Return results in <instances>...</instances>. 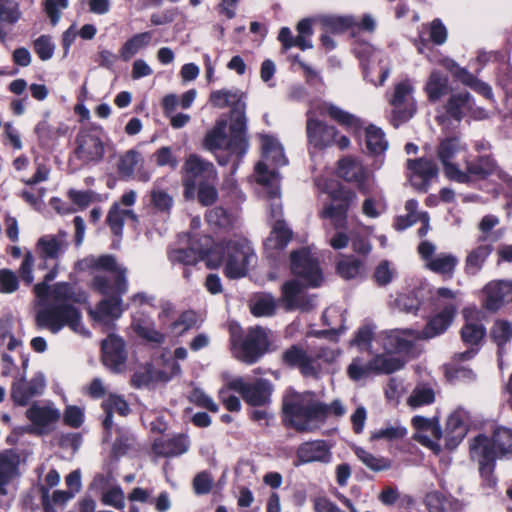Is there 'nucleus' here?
<instances>
[{"label": "nucleus", "mask_w": 512, "mask_h": 512, "mask_svg": "<svg viewBox=\"0 0 512 512\" xmlns=\"http://www.w3.org/2000/svg\"><path fill=\"white\" fill-rule=\"evenodd\" d=\"M292 232L286 227V224L277 219L273 225L269 237L265 241L266 250H282L291 240Z\"/></svg>", "instance_id": "c9c22d12"}, {"label": "nucleus", "mask_w": 512, "mask_h": 512, "mask_svg": "<svg viewBox=\"0 0 512 512\" xmlns=\"http://www.w3.org/2000/svg\"><path fill=\"white\" fill-rule=\"evenodd\" d=\"M307 134L311 144L323 148L334 143L338 131L334 126L327 125L315 119L307 121Z\"/></svg>", "instance_id": "c85d7f7f"}, {"label": "nucleus", "mask_w": 512, "mask_h": 512, "mask_svg": "<svg viewBox=\"0 0 512 512\" xmlns=\"http://www.w3.org/2000/svg\"><path fill=\"white\" fill-rule=\"evenodd\" d=\"M139 166H143V157L140 152L131 149L120 156L117 163V173L121 180L127 181L135 178V171L138 169V180L149 181L150 174L147 171H142Z\"/></svg>", "instance_id": "b1692460"}, {"label": "nucleus", "mask_w": 512, "mask_h": 512, "mask_svg": "<svg viewBox=\"0 0 512 512\" xmlns=\"http://www.w3.org/2000/svg\"><path fill=\"white\" fill-rule=\"evenodd\" d=\"M355 454L367 468L373 471H383L391 467V463L388 459L377 457L363 448H356Z\"/></svg>", "instance_id": "09e8293b"}, {"label": "nucleus", "mask_w": 512, "mask_h": 512, "mask_svg": "<svg viewBox=\"0 0 512 512\" xmlns=\"http://www.w3.org/2000/svg\"><path fill=\"white\" fill-rule=\"evenodd\" d=\"M405 359L401 356H395L387 352V354H380L372 359V368L374 374H390L400 370L404 364Z\"/></svg>", "instance_id": "e433bc0d"}, {"label": "nucleus", "mask_w": 512, "mask_h": 512, "mask_svg": "<svg viewBox=\"0 0 512 512\" xmlns=\"http://www.w3.org/2000/svg\"><path fill=\"white\" fill-rule=\"evenodd\" d=\"M45 388V379L41 373L35 374L29 381L22 376L11 386V398L15 405L26 406L30 400L41 395Z\"/></svg>", "instance_id": "412c9836"}, {"label": "nucleus", "mask_w": 512, "mask_h": 512, "mask_svg": "<svg viewBox=\"0 0 512 512\" xmlns=\"http://www.w3.org/2000/svg\"><path fill=\"white\" fill-rule=\"evenodd\" d=\"M491 252L490 245H480L471 250L465 260V271L471 275L478 273Z\"/></svg>", "instance_id": "79ce46f5"}, {"label": "nucleus", "mask_w": 512, "mask_h": 512, "mask_svg": "<svg viewBox=\"0 0 512 512\" xmlns=\"http://www.w3.org/2000/svg\"><path fill=\"white\" fill-rule=\"evenodd\" d=\"M465 150V146L460 142L457 137H447L440 141L437 156L444 167L445 175L459 183L469 182V176L456 166L452 160L454 156Z\"/></svg>", "instance_id": "dca6fc26"}, {"label": "nucleus", "mask_w": 512, "mask_h": 512, "mask_svg": "<svg viewBox=\"0 0 512 512\" xmlns=\"http://www.w3.org/2000/svg\"><path fill=\"white\" fill-rule=\"evenodd\" d=\"M66 232L59 231L56 235L47 234L40 237L35 245V252L39 259L38 269L49 268L48 261L58 262L68 247Z\"/></svg>", "instance_id": "4468645a"}, {"label": "nucleus", "mask_w": 512, "mask_h": 512, "mask_svg": "<svg viewBox=\"0 0 512 512\" xmlns=\"http://www.w3.org/2000/svg\"><path fill=\"white\" fill-rule=\"evenodd\" d=\"M91 287L106 298L99 301L94 310L89 314L94 321L104 322L106 319H119L124 308L122 307V296L128 290L127 279L122 272L115 276L114 283L111 285L106 276L96 275L93 277Z\"/></svg>", "instance_id": "423d86ee"}, {"label": "nucleus", "mask_w": 512, "mask_h": 512, "mask_svg": "<svg viewBox=\"0 0 512 512\" xmlns=\"http://www.w3.org/2000/svg\"><path fill=\"white\" fill-rule=\"evenodd\" d=\"M425 91L432 102L440 100L449 91L447 76L439 71H432L427 80Z\"/></svg>", "instance_id": "4c0bfd02"}, {"label": "nucleus", "mask_w": 512, "mask_h": 512, "mask_svg": "<svg viewBox=\"0 0 512 512\" xmlns=\"http://www.w3.org/2000/svg\"><path fill=\"white\" fill-rule=\"evenodd\" d=\"M85 263L89 269L116 273V276L119 275L120 272L125 275L126 272L124 268L118 266L115 256L111 254L86 258Z\"/></svg>", "instance_id": "37998d69"}, {"label": "nucleus", "mask_w": 512, "mask_h": 512, "mask_svg": "<svg viewBox=\"0 0 512 512\" xmlns=\"http://www.w3.org/2000/svg\"><path fill=\"white\" fill-rule=\"evenodd\" d=\"M281 292V302L287 311L309 312L316 307L315 295L307 294L303 285L297 279L285 282L282 285Z\"/></svg>", "instance_id": "f3484780"}, {"label": "nucleus", "mask_w": 512, "mask_h": 512, "mask_svg": "<svg viewBox=\"0 0 512 512\" xmlns=\"http://www.w3.org/2000/svg\"><path fill=\"white\" fill-rule=\"evenodd\" d=\"M484 292L486 294L484 307L490 311L495 312L505 303L512 302L511 281H492L485 286Z\"/></svg>", "instance_id": "393cba45"}, {"label": "nucleus", "mask_w": 512, "mask_h": 512, "mask_svg": "<svg viewBox=\"0 0 512 512\" xmlns=\"http://www.w3.org/2000/svg\"><path fill=\"white\" fill-rule=\"evenodd\" d=\"M102 133V128L98 126H91L80 129L76 135V146L69 161H72V158H75L81 164L100 162L103 159L105 153Z\"/></svg>", "instance_id": "6e6552de"}, {"label": "nucleus", "mask_w": 512, "mask_h": 512, "mask_svg": "<svg viewBox=\"0 0 512 512\" xmlns=\"http://www.w3.org/2000/svg\"><path fill=\"white\" fill-rule=\"evenodd\" d=\"M328 114L334 121L346 128L358 129L361 127L360 120L332 103H324L321 106L320 114Z\"/></svg>", "instance_id": "58836bf2"}, {"label": "nucleus", "mask_w": 512, "mask_h": 512, "mask_svg": "<svg viewBox=\"0 0 512 512\" xmlns=\"http://www.w3.org/2000/svg\"><path fill=\"white\" fill-rule=\"evenodd\" d=\"M182 173L185 200H194L197 196L202 206H210L216 202L217 172L213 163L202 159L197 154H190L184 162Z\"/></svg>", "instance_id": "f03ea898"}, {"label": "nucleus", "mask_w": 512, "mask_h": 512, "mask_svg": "<svg viewBox=\"0 0 512 512\" xmlns=\"http://www.w3.org/2000/svg\"><path fill=\"white\" fill-rule=\"evenodd\" d=\"M413 93L414 87L409 80H404L395 85L389 100L392 106L391 122L394 127L407 122L415 114L416 102Z\"/></svg>", "instance_id": "9b49d317"}, {"label": "nucleus", "mask_w": 512, "mask_h": 512, "mask_svg": "<svg viewBox=\"0 0 512 512\" xmlns=\"http://www.w3.org/2000/svg\"><path fill=\"white\" fill-rule=\"evenodd\" d=\"M428 512H448L449 500L440 492H429L424 499Z\"/></svg>", "instance_id": "69168bd1"}, {"label": "nucleus", "mask_w": 512, "mask_h": 512, "mask_svg": "<svg viewBox=\"0 0 512 512\" xmlns=\"http://www.w3.org/2000/svg\"><path fill=\"white\" fill-rule=\"evenodd\" d=\"M356 198L352 192L346 193L340 204H328L320 212V216L324 219H330L332 226L336 230H345L348 226V209L349 204Z\"/></svg>", "instance_id": "cd10ccee"}, {"label": "nucleus", "mask_w": 512, "mask_h": 512, "mask_svg": "<svg viewBox=\"0 0 512 512\" xmlns=\"http://www.w3.org/2000/svg\"><path fill=\"white\" fill-rule=\"evenodd\" d=\"M227 387L241 394L243 399L252 406H266L271 401L273 384L266 379H258L254 383H246L242 377L229 380Z\"/></svg>", "instance_id": "f8f14e48"}, {"label": "nucleus", "mask_w": 512, "mask_h": 512, "mask_svg": "<svg viewBox=\"0 0 512 512\" xmlns=\"http://www.w3.org/2000/svg\"><path fill=\"white\" fill-rule=\"evenodd\" d=\"M102 410H110L112 413L116 412L122 417H126L131 413L128 402L122 395L116 393H109L101 403Z\"/></svg>", "instance_id": "3c124183"}, {"label": "nucleus", "mask_w": 512, "mask_h": 512, "mask_svg": "<svg viewBox=\"0 0 512 512\" xmlns=\"http://www.w3.org/2000/svg\"><path fill=\"white\" fill-rule=\"evenodd\" d=\"M168 258L172 263L183 264L184 266H195L200 261H204L194 248L173 249L168 253Z\"/></svg>", "instance_id": "de8ad7c7"}, {"label": "nucleus", "mask_w": 512, "mask_h": 512, "mask_svg": "<svg viewBox=\"0 0 512 512\" xmlns=\"http://www.w3.org/2000/svg\"><path fill=\"white\" fill-rule=\"evenodd\" d=\"M321 22L328 31L333 33H341L353 25V19L344 16H325Z\"/></svg>", "instance_id": "0e129e2a"}, {"label": "nucleus", "mask_w": 512, "mask_h": 512, "mask_svg": "<svg viewBox=\"0 0 512 512\" xmlns=\"http://www.w3.org/2000/svg\"><path fill=\"white\" fill-rule=\"evenodd\" d=\"M485 336V328L478 322H467L461 329L462 340L470 345L478 344Z\"/></svg>", "instance_id": "6e6d98bb"}, {"label": "nucleus", "mask_w": 512, "mask_h": 512, "mask_svg": "<svg viewBox=\"0 0 512 512\" xmlns=\"http://www.w3.org/2000/svg\"><path fill=\"white\" fill-rule=\"evenodd\" d=\"M26 417L36 426H47L51 423L56 422L60 414L58 410L52 409L50 407H40L36 404H33L26 411Z\"/></svg>", "instance_id": "ea45409f"}, {"label": "nucleus", "mask_w": 512, "mask_h": 512, "mask_svg": "<svg viewBox=\"0 0 512 512\" xmlns=\"http://www.w3.org/2000/svg\"><path fill=\"white\" fill-rule=\"evenodd\" d=\"M469 421V414L463 408L456 409L447 419L446 446L455 448L465 437Z\"/></svg>", "instance_id": "bb28decb"}, {"label": "nucleus", "mask_w": 512, "mask_h": 512, "mask_svg": "<svg viewBox=\"0 0 512 512\" xmlns=\"http://www.w3.org/2000/svg\"><path fill=\"white\" fill-rule=\"evenodd\" d=\"M261 149H262V160L268 163L269 167L274 169L284 166L287 164V159L284 155L283 147L272 136L261 134Z\"/></svg>", "instance_id": "2f4dec72"}, {"label": "nucleus", "mask_w": 512, "mask_h": 512, "mask_svg": "<svg viewBox=\"0 0 512 512\" xmlns=\"http://www.w3.org/2000/svg\"><path fill=\"white\" fill-rule=\"evenodd\" d=\"M457 305L449 303L444 309L435 315L426 325V327L420 332L422 339H430L436 337L451 325Z\"/></svg>", "instance_id": "7c9ffc66"}, {"label": "nucleus", "mask_w": 512, "mask_h": 512, "mask_svg": "<svg viewBox=\"0 0 512 512\" xmlns=\"http://www.w3.org/2000/svg\"><path fill=\"white\" fill-rule=\"evenodd\" d=\"M33 49L40 60L47 61L52 58L55 45L50 35L43 34L33 41Z\"/></svg>", "instance_id": "680f3d73"}, {"label": "nucleus", "mask_w": 512, "mask_h": 512, "mask_svg": "<svg viewBox=\"0 0 512 512\" xmlns=\"http://www.w3.org/2000/svg\"><path fill=\"white\" fill-rule=\"evenodd\" d=\"M226 106L229 110V134H226V163L235 157L233 166L236 168L249 147L247 136L246 97L244 93H226Z\"/></svg>", "instance_id": "39448f33"}, {"label": "nucleus", "mask_w": 512, "mask_h": 512, "mask_svg": "<svg viewBox=\"0 0 512 512\" xmlns=\"http://www.w3.org/2000/svg\"><path fill=\"white\" fill-rule=\"evenodd\" d=\"M81 319V311L71 303H51L36 315L37 325L48 328L52 333H58L65 326L78 332Z\"/></svg>", "instance_id": "0eeeda50"}, {"label": "nucleus", "mask_w": 512, "mask_h": 512, "mask_svg": "<svg viewBox=\"0 0 512 512\" xmlns=\"http://www.w3.org/2000/svg\"><path fill=\"white\" fill-rule=\"evenodd\" d=\"M229 333L233 357L245 364L256 363L270 350L272 332L267 328L255 326L244 332L237 323L231 322Z\"/></svg>", "instance_id": "20e7f679"}, {"label": "nucleus", "mask_w": 512, "mask_h": 512, "mask_svg": "<svg viewBox=\"0 0 512 512\" xmlns=\"http://www.w3.org/2000/svg\"><path fill=\"white\" fill-rule=\"evenodd\" d=\"M338 175L346 182L356 185L363 195L372 193L373 174L358 159H341L338 162Z\"/></svg>", "instance_id": "2eb2a0df"}, {"label": "nucleus", "mask_w": 512, "mask_h": 512, "mask_svg": "<svg viewBox=\"0 0 512 512\" xmlns=\"http://www.w3.org/2000/svg\"><path fill=\"white\" fill-rule=\"evenodd\" d=\"M362 262L353 257H347L337 264V273L344 279H353L360 274Z\"/></svg>", "instance_id": "052dcab7"}, {"label": "nucleus", "mask_w": 512, "mask_h": 512, "mask_svg": "<svg viewBox=\"0 0 512 512\" xmlns=\"http://www.w3.org/2000/svg\"><path fill=\"white\" fill-rule=\"evenodd\" d=\"M292 272L307 281L312 287H317L323 281L321 269L316 259L306 249L294 251L291 254Z\"/></svg>", "instance_id": "a211bd4d"}, {"label": "nucleus", "mask_w": 512, "mask_h": 512, "mask_svg": "<svg viewBox=\"0 0 512 512\" xmlns=\"http://www.w3.org/2000/svg\"><path fill=\"white\" fill-rule=\"evenodd\" d=\"M283 421L299 432H312L329 416L327 404L311 392L288 391L282 403Z\"/></svg>", "instance_id": "f257e3e1"}, {"label": "nucleus", "mask_w": 512, "mask_h": 512, "mask_svg": "<svg viewBox=\"0 0 512 512\" xmlns=\"http://www.w3.org/2000/svg\"><path fill=\"white\" fill-rule=\"evenodd\" d=\"M127 360L124 340L115 334H109L101 342V361L113 373H119Z\"/></svg>", "instance_id": "6ab92c4d"}, {"label": "nucleus", "mask_w": 512, "mask_h": 512, "mask_svg": "<svg viewBox=\"0 0 512 512\" xmlns=\"http://www.w3.org/2000/svg\"><path fill=\"white\" fill-rule=\"evenodd\" d=\"M153 37L152 31L137 33L130 37L119 49V57L122 61H130L140 50L150 45Z\"/></svg>", "instance_id": "72a5a7b5"}, {"label": "nucleus", "mask_w": 512, "mask_h": 512, "mask_svg": "<svg viewBox=\"0 0 512 512\" xmlns=\"http://www.w3.org/2000/svg\"><path fill=\"white\" fill-rule=\"evenodd\" d=\"M372 373V359L370 361H365L360 357H356L347 367V375L353 381H360L365 379Z\"/></svg>", "instance_id": "8fccbe9b"}, {"label": "nucleus", "mask_w": 512, "mask_h": 512, "mask_svg": "<svg viewBox=\"0 0 512 512\" xmlns=\"http://www.w3.org/2000/svg\"><path fill=\"white\" fill-rule=\"evenodd\" d=\"M366 144L368 150L374 154H380L388 147L383 131L374 125L366 128Z\"/></svg>", "instance_id": "49530a36"}, {"label": "nucleus", "mask_w": 512, "mask_h": 512, "mask_svg": "<svg viewBox=\"0 0 512 512\" xmlns=\"http://www.w3.org/2000/svg\"><path fill=\"white\" fill-rule=\"evenodd\" d=\"M152 158L158 167L168 166L172 170H175L178 167L179 162L177 157L173 154L171 147H160L153 153Z\"/></svg>", "instance_id": "e2e57ef3"}, {"label": "nucleus", "mask_w": 512, "mask_h": 512, "mask_svg": "<svg viewBox=\"0 0 512 512\" xmlns=\"http://www.w3.org/2000/svg\"><path fill=\"white\" fill-rule=\"evenodd\" d=\"M255 255L249 242L240 237L226 243V276L239 278L246 275Z\"/></svg>", "instance_id": "9d476101"}, {"label": "nucleus", "mask_w": 512, "mask_h": 512, "mask_svg": "<svg viewBox=\"0 0 512 512\" xmlns=\"http://www.w3.org/2000/svg\"><path fill=\"white\" fill-rule=\"evenodd\" d=\"M254 176L268 199H275L280 195V176L268 163L259 161L255 166Z\"/></svg>", "instance_id": "a878e982"}, {"label": "nucleus", "mask_w": 512, "mask_h": 512, "mask_svg": "<svg viewBox=\"0 0 512 512\" xmlns=\"http://www.w3.org/2000/svg\"><path fill=\"white\" fill-rule=\"evenodd\" d=\"M418 253L425 261V267L430 271L450 279L454 275L458 264V258L451 253H439L434 255L436 245L430 241H422L418 245Z\"/></svg>", "instance_id": "ddd939ff"}, {"label": "nucleus", "mask_w": 512, "mask_h": 512, "mask_svg": "<svg viewBox=\"0 0 512 512\" xmlns=\"http://www.w3.org/2000/svg\"><path fill=\"white\" fill-rule=\"evenodd\" d=\"M276 301L271 295H264L256 299L251 307L252 313L257 317L272 316L275 313Z\"/></svg>", "instance_id": "bf43d9fd"}, {"label": "nucleus", "mask_w": 512, "mask_h": 512, "mask_svg": "<svg viewBox=\"0 0 512 512\" xmlns=\"http://www.w3.org/2000/svg\"><path fill=\"white\" fill-rule=\"evenodd\" d=\"M125 217L123 211L119 208L118 203H114L107 214L106 224L109 226L112 234L118 238L123 235Z\"/></svg>", "instance_id": "864d4df0"}, {"label": "nucleus", "mask_w": 512, "mask_h": 512, "mask_svg": "<svg viewBox=\"0 0 512 512\" xmlns=\"http://www.w3.org/2000/svg\"><path fill=\"white\" fill-rule=\"evenodd\" d=\"M49 115V112H45L43 119L39 121L34 128V133L41 147L48 146L57 138L55 127L48 121Z\"/></svg>", "instance_id": "a18cd8bd"}, {"label": "nucleus", "mask_w": 512, "mask_h": 512, "mask_svg": "<svg viewBox=\"0 0 512 512\" xmlns=\"http://www.w3.org/2000/svg\"><path fill=\"white\" fill-rule=\"evenodd\" d=\"M150 204L156 212L170 214L174 201L166 191L153 189L150 192Z\"/></svg>", "instance_id": "603ef678"}, {"label": "nucleus", "mask_w": 512, "mask_h": 512, "mask_svg": "<svg viewBox=\"0 0 512 512\" xmlns=\"http://www.w3.org/2000/svg\"><path fill=\"white\" fill-rule=\"evenodd\" d=\"M395 275L396 269L387 260L381 261L374 271V279L380 286L388 285Z\"/></svg>", "instance_id": "338daca9"}, {"label": "nucleus", "mask_w": 512, "mask_h": 512, "mask_svg": "<svg viewBox=\"0 0 512 512\" xmlns=\"http://www.w3.org/2000/svg\"><path fill=\"white\" fill-rule=\"evenodd\" d=\"M408 169L413 171L414 176L411 179L413 185L421 189H425L427 182L438 174V168L431 160L420 158L417 160L407 161Z\"/></svg>", "instance_id": "473e14b6"}, {"label": "nucleus", "mask_w": 512, "mask_h": 512, "mask_svg": "<svg viewBox=\"0 0 512 512\" xmlns=\"http://www.w3.org/2000/svg\"><path fill=\"white\" fill-rule=\"evenodd\" d=\"M189 448L188 437L183 434L168 439H156L152 445L153 452L159 457H176L187 452Z\"/></svg>", "instance_id": "c756f323"}, {"label": "nucleus", "mask_w": 512, "mask_h": 512, "mask_svg": "<svg viewBox=\"0 0 512 512\" xmlns=\"http://www.w3.org/2000/svg\"><path fill=\"white\" fill-rule=\"evenodd\" d=\"M419 339H422L419 331L397 329L386 334L383 347L390 354H406Z\"/></svg>", "instance_id": "5701e85b"}, {"label": "nucleus", "mask_w": 512, "mask_h": 512, "mask_svg": "<svg viewBox=\"0 0 512 512\" xmlns=\"http://www.w3.org/2000/svg\"><path fill=\"white\" fill-rule=\"evenodd\" d=\"M198 315L193 310L183 311L178 319L173 322L172 328L177 330L180 334L197 327Z\"/></svg>", "instance_id": "774afa93"}, {"label": "nucleus", "mask_w": 512, "mask_h": 512, "mask_svg": "<svg viewBox=\"0 0 512 512\" xmlns=\"http://www.w3.org/2000/svg\"><path fill=\"white\" fill-rule=\"evenodd\" d=\"M51 296L53 303H82L86 300L84 292H76L69 282H57L54 284Z\"/></svg>", "instance_id": "f704fd0d"}, {"label": "nucleus", "mask_w": 512, "mask_h": 512, "mask_svg": "<svg viewBox=\"0 0 512 512\" xmlns=\"http://www.w3.org/2000/svg\"><path fill=\"white\" fill-rule=\"evenodd\" d=\"M332 460L331 446L324 440H312L301 443L296 450L294 466L321 463L329 464Z\"/></svg>", "instance_id": "aec40b11"}, {"label": "nucleus", "mask_w": 512, "mask_h": 512, "mask_svg": "<svg viewBox=\"0 0 512 512\" xmlns=\"http://www.w3.org/2000/svg\"><path fill=\"white\" fill-rule=\"evenodd\" d=\"M298 35L296 38V46L301 50L311 49L313 47L310 37L313 34L312 21L308 18L302 19L296 26Z\"/></svg>", "instance_id": "4d7b16f0"}, {"label": "nucleus", "mask_w": 512, "mask_h": 512, "mask_svg": "<svg viewBox=\"0 0 512 512\" xmlns=\"http://www.w3.org/2000/svg\"><path fill=\"white\" fill-rule=\"evenodd\" d=\"M224 145V118L220 117L215 126L207 132L203 140V147L213 152Z\"/></svg>", "instance_id": "c03bdc74"}, {"label": "nucleus", "mask_w": 512, "mask_h": 512, "mask_svg": "<svg viewBox=\"0 0 512 512\" xmlns=\"http://www.w3.org/2000/svg\"><path fill=\"white\" fill-rule=\"evenodd\" d=\"M215 241L210 235H195L189 239V246L202 257L210 269L218 268L224 262V246L220 242L214 251Z\"/></svg>", "instance_id": "4be33fe9"}, {"label": "nucleus", "mask_w": 512, "mask_h": 512, "mask_svg": "<svg viewBox=\"0 0 512 512\" xmlns=\"http://www.w3.org/2000/svg\"><path fill=\"white\" fill-rule=\"evenodd\" d=\"M512 454V429L498 427L494 430L492 439L478 435L470 443V456L479 465V471L490 486H494L493 478L495 458Z\"/></svg>", "instance_id": "7ed1b4c3"}, {"label": "nucleus", "mask_w": 512, "mask_h": 512, "mask_svg": "<svg viewBox=\"0 0 512 512\" xmlns=\"http://www.w3.org/2000/svg\"><path fill=\"white\" fill-rule=\"evenodd\" d=\"M496 169L495 161L489 156H481L474 161H466V171H464L469 176V181L471 178H485L488 175L492 174Z\"/></svg>", "instance_id": "a19ab883"}, {"label": "nucleus", "mask_w": 512, "mask_h": 512, "mask_svg": "<svg viewBox=\"0 0 512 512\" xmlns=\"http://www.w3.org/2000/svg\"><path fill=\"white\" fill-rule=\"evenodd\" d=\"M445 115L436 117L437 122L445 128H448V117L460 122L464 117L470 116L475 120L485 119L488 113L485 109L477 107L468 92H457L450 95L445 106Z\"/></svg>", "instance_id": "1a4fd4ad"}, {"label": "nucleus", "mask_w": 512, "mask_h": 512, "mask_svg": "<svg viewBox=\"0 0 512 512\" xmlns=\"http://www.w3.org/2000/svg\"><path fill=\"white\" fill-rule=\"evenodd\" d=\"M445 375L451 382L453 381H473L475 373L468 367L456 365L455 362H449L444 366Z\"/></svg>", "instance_id": "5fc2aeb1"}, {"label": "nucleus", "mask_w": 512, "mask_h": 512, "mask_svg": "<svg viewBox=\"0 0 512 512\" xmlns=\"http://www.w3.org/2000/svg\"><path fill=\"white\" fill-rule=\"evenodd\" d=\"M491 335L493 340L501 348L512 339V324L505 320L495 321L491 329Z\"/></svg>", "instance_id": "13d9d810"}]
</instances>
